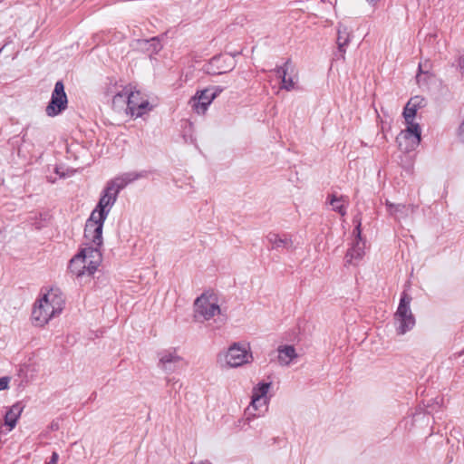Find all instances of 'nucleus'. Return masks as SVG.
Returning a JSON list of instances; mask_svg holds the SVG:
<instances>
[{
  "label": "nucleus",
  "instance_id": "f257e3e1",
  "mask_svg": "<svg viewBox=\"0 0 464 464\" xmlns=\"http://www.w3.org/2000/svg\"><path fill=\"white\" fill-rule=\"evenodd\" d=\"M65 305V298L59 288H51L41 294L32 310V322L43 327L53 318L59 316Z\"/></svg>",
  "mask_w": 464,
  "mask_h": 464
},
{
  "label": "nucleus",
  "instance_id": "f03ea898",
  "mask_svg": "<svg viewBox=\"0 0 464 464\" xmlns=\"http://www.w3.org/2000/svg\"><path fill=\"white\" fill-rule=\"evenodd\" d=\"M102 261V253L95 248H82L69 264L70 271L80 277L84 275L92 276Z\"/></svg>",
  "mask_w": 464,
  "mask_h": 464
},
{
  "label": "nucleus",
  "instance_id": "7ed1b4c3",
  "mask_svg": "<svg viewBox=\"0 0 464 464\" xmlns=\"http://www.w3.org/2000/svg\"><path fill=\"white\" fill-rule=\"evenodd\" d=\"M104 221L102 212L91 214L85 224L83 248H95L97 251H101L103 244L102 227Z\"/></svg>",
  "mask_w": 464,
  "mask_h": 464
},
{
  "label": "nucleus",
  "instance_id": "20e7f679",
  "mask_svg": "<svg viewBox=\"0 0 464 464\" xmlns=\"http://www.w3.org/2000/svg\"><path fill=\"white\" fill-rule=\"evenodd\" d=\"M411 296L402 292L397 311L394 314L396 323V333L402 335L411 331L415 325V318L411 310Z\"/></svg>",
  "mask_w": 464,
  "mask_h": 464
},
{
  "label": "nucleus",
  "instance_id": "39448f33",
  "mask_svg": "<svg viewBox=\"0 0 464 464\" xmlns=\"http://www.w3.org/2000/svg\"><path fill=\"white\" fill-rule=\"evenodd\" d=\"M152 106L148 99L131 85H129L126 113L132 117H141L150 111Z\"/></svg>",
  "mask_w": 464,
  "mask_h": 464
},
{
  "label": "nucleus",
  "instance_id": "423d86ee",
  "mask_svg": "<svg viewBox=\"0 0 464 464\" xmlns=\"http://www.w3.org/2000/svg\"><path fill=\"white\" fill-rule=\"evenodd\" d=\"M195 317L209 320L220 313L217 296L213 294H203L195 300Z\"/></svg>",
  "mask_w": 464,
  "mask_h": 464
},
{
  "label": "nucleus",
  "instance_id": "0eeeda50",
  "mask_svg": "<svg viewBox=\"0 0 464 464\" xmlns=\"http://www.w3.org/2000/svg\"><path fill=\"white\" fill-rule=\"evenodd\" d=\"M225 360L227 366L231 368L240 367L250 363L253 361L252 353L248 344L233 343L225 354Z\"/></svg>",
  "mask_w": 464,
  "mask_h": 464
},
{
  "label": "nucleus",
  "instance_id": "6e6552de",
  "mask_svg": "<svg viewBox=\"0 0 464 464\" xmlns=\"http://www.w3.org/2000/svg\"><path fill=\"white\" fill-rule=\"evenodd\" d=\"M68 99L63 82L58 81L52 92L51 100L45 108V113L49 117H55L67 109Z\"/></svg>",
  "mask_w": 464,
  "mask_h": 464
},
{
  "label": "nucleus",
  "instance_id": "1a4fd4ad",
  "mask_svg": "<svg viewBox=\"0 0 464 464\" xmlns=\"http://www.w3.org/2000/svg\"><path fill=\"white\" fill-rule=\"evenodd\" d=\"M353 222L356 223V226L353 231L354 239L352 243V246L348 249L345 256L346 262L349 264H353V261L361 260L364 256L365 248V241L362 238L361 218L355 217L353 218Z\"/></svg>",
  "mask_w": 464,
  "mask_h": 464
},
{
  "label": "nucleus",
  "instance_id": "9d476101",
  "mask_svg": "<svg viewBox=\"0 0 464 464\" xmlns=\"http://www.w3.org/2000/svg\"><path fill=\"white\" fill-rule=\"evenodd\" d=\"M158 357V366L169 374L177 372L185 365L184 359L178 354L174 348L160 352Z\"/></svg>",
  "mask_w": 464,
  "mask_h": 464
},
{
  "label": "nucleus",
  "instance_id": "9b49d317",
  "mask_svg": "<svg viewBox=\"0 0 464 464\" xmlns=\"http://www.w3.org/2000/svg\"><path fill=\"white\" fill-rule=\"evenodd\" d=\"M399 148L402 151L413 150L420 142V129L419 124H411L397 137Z\"/></svg>",
  "mask_w": 464,
  "mask_h": 464
},
{
  "label": "nucleus",
  "instance_id": "f8f14e48",
  "mask_svg": "<svg viewBox=\"0 0 464 464\" xmlns=\"http://www.w3.org/2000/svg\"><path fill=\"white\" fill-rule=\"evenodd\" d=\"M270 385L271 384L269 382H262L253 388L250 407L255 411L258 412L257 415H260L267 410L266 394ZM253 415L256 416V413H253Z\"/></svg>",
  "mask_w": 464,
  "mask_h": 464
},
{
  "label": "nucleus",
  "instance_id": "ddd939ff",
  "mask_svg": "<svg viewBox=\"0 0 464 464\" xmlns=\"http://www.w3.org/2000/svg\"><path fill=\"white\" fill-rule=\"evenodd\" d=\"M218 93V92L213 89H205L198 92L189 101V104L198 114H204Z\"/></svg>",
  "mask_w": 464,
  "mask_h": 464
},
{
  "label": "nucleus",
  "instance_id": "4468645a",
  "mask_svg": "<svg viewBox=\"0 0 464 464\" xmlns=\"http://www.w3.org/2000/svg\"><path fill=\"white\" fill-rule=\"evenodd\" d=\"M107 93L112 95V108L115 111H126V106H127V99H128V93H129V85L122 86L118 85L116 82L107 89Z\"/></svg>",
  "mask_w": 464,
  "mask_h": 464
},
{
  "label": "nucleus",
  "instance_id": "2eb2a0df",
  "mask_svg": "<svg viewBox=\"0 0 464 464\" xmlns=\"http://www.w3.org/2000/svg\"><path fill=\"white\" fill-rule=\"evenodd\" d=\"M117 197L118 193H116V191L114 190H109V185L107 184L96 208L92 212V214L102 212V214L104 215V219H106L111 210V208L116 202Z\"/></svg>",
  "mask_w": 464,
  "mask_h": 464
},
{
  "label": "nucleus",
  "instance_id": "dca6fc26",
  "mask_svg": "<svg viewBox=\"0 0 464 464\" xmlns=\"http://www.w3.org/2000/svg\"><path fill=\"white\" fill-rule=\"evenodd\" d=\"M144 177L142 172H126L117 178L111 179L107 184L109 185V190H114L116 193L123 189L128 184Z\"/></svg>",
  "mask_w": 464,
  "mask_h": 464
},
{
  "label": "nucleus",
  "instance_id": "f3484780",
  "mask_svg": "<svg viewBox=\"0 0 464 464\" xmlns=\"http://www.w3.org/2000/svg\"><path fill=\"white\" fill-rule=\"evenodd\" d=\"M268 243L271 245V249L278 250L280 248L289 249L293 246V240L290 236L284 234L279 235L270 232L266 236Z\"/></svg>",
  "mask_w": 464,
  "mask_h": 464
},
{
  "label": "nucleus",
  "instance_id": "a211bd4d",
  "mask_svg": "<svg viewBox=\"0 0 464 464\" xmlns=\"http://www.w3.org/2000/svg\"><path fill=\"white\" fill-rule=\"evenodd\" d=\"M386 207L388 212L398 219L407 217L410 212L413 213L416 208L413 205L393 204L389 201L386 202Z\"/></svg>",
  "mask_w": 464,
  "mask_h": 464
},
{
  "label": "nucleus",
  "instance_id": "6ab92c4d",
  "mask_svg": "<svg viewBox=\"0 0 464 464\" xmlns=\"http://www.w3.org/2000/svg\"><path fill=\"white\" fill-rule=\"evenodd\" d=\"M290 65V61L287 60L283 66H278L276 72L279 78H281L282 85L281 88L286 91H292L295 88V82L292 77H287V71Z\"/></svg>",
  "mask_w": 464,
  "mask_h": 464
},
{
  "label": "nucleus",
  "instance_id": "aec40b11",
  "mask_svg": "<svg viewBox=\"0 0 464 464\" xmlns=\"http://www.w3.org/2000/svg\"><path fill=\"white\" fill-rule=\"evenodd\" d=\"M227 59L224 56L213 57L208 66V72L210 74H222L229 72L232 69L231 65L224 66Z\"/></svg>",
  "mask_w": 464,
  "mask_h": 464
},
{
  "label": "nucleus",
  "instance_id": "412c9836",
  "mask_svg": "<svg viewBox=\"0 0 464 464\" xmlns=\"http://www.w3.org/2000/svg\"><path fill=\"white\" fill-rule=\"evenodd\" d=\"M327 202L332 206L333 210L338 212L341 216L346 214V208L348 206L347 197H337L336 194L333 193L328 196Z\"/></svg>",
  "mask_w": 464,
  "mask_h": 464
},
{
  "label": "nucleus",
  "instance_id": "4be33fe9",
  "mask_svg": "<svg viewBox=\"0 0 464 464\" xmlns=\"http://www.w3.org/2000/svg\"><path fill=\"white\" fill-rule=\"evenodd\" d=\"M297 354L292 345H283L278 347V362L282 365H288Z\"/></svg>",
  "mask_w": 464,
  "mask_h": 464
},
{
  "label": "nucleus",
  "instance_id": "5701e85b",
  "mask_svg": "<svg viewBox=\"0 0 464 464\" xmlns=\"http://www.w3.org/2000/svg\"><path fill=\"white\" fill-rule=\"evenodd\" d=\"M350 32L348 28L343 24H339L338 30H337V45H338V51L340 53V55L342 58H343V54L345 53V46L350 42Z\"/></svg>",
  "mask_w": 464,
  "mask_h": 464
},
{
  "label": "nucleus",
  "instance_id": "b1692460",
  "mask_svg": "<svg viewBox=\"0 0 464 464\" xmlns=\"http://www.w3.org/2000/svg\"><path fill=\"white\" fill-rule=\"evenodd\" d=\"M23 411L21 404L16 403L13 405L5 413V425L9 426V430L14 428L16 421Z\"/></svg>",
  "mask_w": 464,
  "mask_h": 464
},
{
  "label": "nucleus",
  "instance_id": "393cba45",
  "mask_svg": "<svg viewBox=\"0 0 464 464\" xmlns=\"http://www.w3.org/2000/svg\"><path fill=\"white\" fill-rule=\"evenodd\" d=\"M417 100H414L413 102H408L403 111V117L405 119V121L407 125L415 124L413 122L414 117L417 112V109L413 107V102H415Z\"/></svg>",
  "mask_w": 464,
  "mask_h": 464
},
{
  "label": "nucleus",
  "instance_id": "a878e982",
  "mask_svg": "<svg viewBox=\"0 0 464 464\" xmlns=\"http://www.w3.org/2000/svg\"><path fill=\"white\" fill-rule=\"evenodd\" d=\"M414 100H417L415 102H413V107H415L417 110L420 108H422L425 106L426 102L425 99L420 96H415L410 100V102H413Z\"/></svg>",
  "mask_w": 464,
  "mask_h": 464
},
{
  "label": "nucleus",
  "instance_id": "bb28decb",
  "mask_svg": "<svg viewBox=\"0 0 464 464\" xmlns=\"http://www.w3.org/2000/svg\"><path fill=\"white\" fill-rule=\"evenodd\" d=\"M457 134L460 141L464 143V121L459 126Z\"/></svg>",
  "mask_w": 464,
  "mask_h": 464
},
{
  "label": "nucleus",
  "instance_id": "cd10ccee",
  "mask_svg": "<svg viewBox=\"0 0 464 464\" xmlns=\"http://www.w3.org/2000/svg\"><path fill=\"white\" fill-rule=\"evenodd\" d=\"M9 378L2 377L0 378V391L5 390L8 388Z\"/></svg>",
  "mask_w": 464,
  "mask_h": 464
},
{
  "label": "nucleus",
  "instance_id": "c85d7f7f",
  "mask_svg": "<svg viewBox=\"0 0 464 464\" xmlns=\"http://www.w3.org/2000/svg\"><path fill=\"white\" fill-rule=\"evenodd\" d=\"M58 459H59V455L56 451H53L51 458H50V460L47 464H57L58 462Z\"/></svg>",
  "mask_w": 464,
  "mask_h": 464
},
{
  "label": "nucleus",
  "instance_id": "c756f323",
  "mask_svg": "<svg viewBox=\"0 0 464 464\" xmlns=\"http://www.w3.org/2000/svg\"><path fill=\"white\" fill-rule=\"evenodd\" d=\"M458 65L460 70H464V54L459 56V60H458Z\"/></svg>",
  "mask_w": 464,
  "mask_h": 464
},
{
  "label": "nucleus",
  "instance_id": "7c9ffc66",
  "mask_svg": "<svg viewBox=\"0 0 464 464\" xmlns=\"http://www.w3.org/2000/svg\"><path fill=\"white\" fill-rule=\"evenodd\" d=\"M424 66L426 67V65H425V64H422V63H420V64H419V70H420V72H425V71L423 70V67H424Z\"/></svg>",
  "mask_w": 464,
  "mask_h": 464
}]
</instances>
